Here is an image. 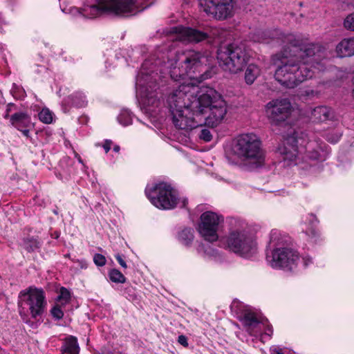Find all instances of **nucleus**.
<instances>
[{
  "label": "nucleus",
  "mask_w": 354,
  "mask_h": 354,
  "mask_svg": "<svg viewBox=\"0 0 354 354\" xmlns=\"http://www.w3.org/2000/svg\"><path fill=\"white\" fill-rule=\"evenodd\" d=\"M281 40L290 46L274 55L272 60L277 66L275 79L283 86L295 88L326 68L327 51L322 46L308 44L299 46L292 35H282Z\"/></svg>",
  "instance_id": "f257e3e1"
},
{
  "label": "nucleus",
  "mask_w": 354,
  "mask_h": 354,
  "mask_svg": "<svg viewBox=\"0 0 354 354\" xmlns=\"http://www.w3.org/2000/svg\"><path fill=\"white\" fill-rule=\"evenodd\" d=\"M198 86L192 84H182L167 97V103L174 126L182 130H192L198 127L194 118V109L192 104L198 100Z\"/></svg>",
  "instance_id": "f03ea898"
},
{
  "label": "nucleus",
  "mask_w": 354,
  "mask_h": 354,
  "mask_svg": "<svg viewBox=\"0 0 354 354\" xmlns=\"http://www.w3.org/2000/svg\"><path fill=\"white\" fill-rule=\"evenodd\" d=\"M194 109V118L198 122L210 127L218 126L224 119L227 113V105L218 93L213 88L201 90L198 100L192 104Z\"/></svg>",
  "instance_id": "7ed1b4c3"
},
{
  "label": "nucleus",
  "mask_w": 354,
  "mask_h": 354,
  "mask_svg": "<svg viewBox=\"0 0 354 354\" xmlns=\"http://www.w3.org/2000/svg\"><path fill=\"white\" fill-rule=\"evenodd\" d=\"M232 151L252 168H258L264 164L265 153L260 139L254 133H243L237 136L234 141Z\"/></svg>",
  "instance_id": "20e7f679"
},
{
  "label": "nucleus",
  "mask_w": 354,
  "mask_h": 354,
  "mask_svg": "<svg viewBox=\"0 0 354 354\" xmlns=\"http://www.w3.org/2000/svg\"><path fill=\"white\" fill-rule=\"evenodd\" d=\"M207 60L205 56L201 53L187 50L177 52L171 58H168L165 63L166 68L169 69L171 79L175 81L185 79L186 75H189L193 69Z\"/></svg>",
  "instance_id": "39448f33"
},
{
  "label": "nucleus",
  "mask_w": 354,
  "mask_h": 354,
  "mask_svg": "<svg viewBox=\"0 0 354 354\" xmlns=\"http://www.w3.org/2000/svg\"><path fill=\"white\" fill-rule=\"evenodd\" d=\"M217 59L224 71L237 73L246 66L250 55L243 43L236 41L220 46L217 50Z\"/></svg>",
  "instance_id": "423d86ee"
},
{
  "label": "nucleus",
  "mask_w": 354,
  "mask_h": 354,
  "mask_svg": "<svg viewBox=\"0 0 354 354\" xmlns=\"http://www.w3.org/2000/svg\"><path fill=\"white\" fill-rule=\"evenodd\" d=\"M98 5H86L82 14L87 18H94L103 12L120 16H129L138 12L139 0H95Z\"/></svg>",
  "instance_id": "0eeeda50"
},
{
  "label": "nucleus",
  "mask_w": 354,
  "mask_h": 354,
  "mask_svg": "<svg viewBox=\"0 0 354 354\" xmlns=\"http://www.w3.org/2000/svg\"><path fill=\"white\" fill-rule=\"evenodd\" d=\"M145 194L151 203L160 209H171L179 205L185 207L187 199L180 200L176 190L165 183L156 184L154 186L145 189Z\"/></svg>",
  "instance_id": "6e6552de"
},
{
  "label": "nucleus",
  "mask_w": 354,
  "mask_h": 354,
  "mask_svg": "<svg viewBox=\"0 0 354 354\" xmlns=\"http://www.w3.org/2000/svg\"><path fill=\"white\" fill-rule=\"evenodd\" d=\"M227 248L245 258H249L257 252V243L254 236L246 230L245 224L239 223L226 239Z\"/></svg>",
  "instance_id": "1a4fd4ad"
},
{
  "label": "nucleus",
  "mask_w": 354,
  "mask_h": 354,
  "mask_svg": "<svg viewBox=\"0 0 354 354\" xmlns=\"http://www.w3.org/2000/svg\"><path fill=\"white\" fill-rule=\"evenodd\" d=\"M20 297L21 306H27L32 318L37 319L43 315L47 303L42 289L30 287L20 292Z\"/></svg>",
  "instance_id": "9d476101"
},
{
  "label": "nucleus",
  "mask_w": 354,
  "mask_h": 354,
  "mask_svg": "<svg viewBox=\"0 0 354 354\" xmlns=\"http://www.w3.org/2000/svg\"><path fill=\"white\" fill-rule=\"evenodd\" d=\"M266 259L271 267L292 270L296 268L299 257L297 252L288 248H279L267 254Z\"/></svg>",
  "instance_id": "9b49d317"
},
{
  "label": "nucleus",
  "mask_w": 354,
  "mask_h": 354,
  "mask_svg": "<svg viewBox=\"0 0 354 354\" xmlns=\"http://www.w3.org/2000/svg\"><path fill=\"white\" fill-rule=\"evenodd\" d=\"M223 217L218 214L207 211L201 216V222L198 225L200 234L209 242L218 240V230L220 224L223 223Z\"/></svg>",
  "instance_id": "f8f14e48"
},
{
  "label": "nucleus",
  "mask_w": 354,
  "mask_h": 354,
  "mask_svg": "<svg viewBox=\"0 0 354 354\" xmlns=\"http://www.w3.org/2000/svg\"><path fill=\"white\" fill-rule=\"evenodd\" d=\"M201 7L207 15L223 20L232 15L234 0H198Z\"/></svg>",
  "instance_id": "ddd939ff"
},
{
  "label": "nucleus",
  "mask_w": 354,
  "mask_h": 354,
  "mask_svg": "<svg viewBox=\"0 0 354 354\" xmlns=\"http://www.w3.org/2000/svg\"><path fill=\"white\" fill-rule=\"evenodd\" d=\"M156 83L153 77L147 73H141L136 79V88L142 97H145L148 105L158 106L160 104L154 92L156 91Z\"/></svg>",
  "instance_id": "4468645a"
},
{
  "label": "nucleus",
  "mask_w": 354,
  "mask_h": 354,
  "mask_svg": "<svg viewBox=\"0 0 354 354\" xmlns=\"http://www.w3.org/2000/svg\"><path fill=\"white\" fill-rule=\"evenodd\" d=\"M266 112L269 118L272 121L283 122L290 114L291 104L288 99L274 100L267 104Z\"/></svg>",
  "instance_id": "2eb2a0df"
},
{
  "label": "nucleus",
  "mask_w": 354,
  "mask_h": 354,
  "mask_svg": "<svg viewBox=\"0 0 354 354\" xmlns=\"http://www.w3.org/2000/svg\"><path fill=\"white\" fill-rule=\"evenodd\" d=\"M178 34L176 39L185 43H198L207 39H215L218 30L212 29L210 32L199 30L189 27L178 28Z\"/></svg>",
  "instance_id": "dca6fc26"
},
{
  "label": "nucleus",
  "mask_w": 354,
  "mask_h": 354,
  "mask_svg": "<svg viewBox=\"0 0 354 354\" xmlns=\"http://www.w3.org/2000/svg\"><path fill=\"white\" fill-rule=\"evenodd\" d=\"M330 150L327 145L319 140H310L305 147V157L313 161H324Z\"/></svg>",
  "instance_id": "f3484780"
},
{
  "label": "nucleus",
  "mask_w": 354,
  "mask_h": 354,
  "mask_svg": "<svg viewBox=\"0 0 354 354\" xmlns=\"http://www.w3.org/2000/svg\"><path fill=\"white\" fill-rule=\"evenodd\" d=\"M283 166H291L298 164V149L295 145H283L279 148Z\"/></svg>",
  "instance_id": "a211bd4d"
},
{
  "label": "nucleus",
  "mask_w": 354,
  "mask_h": 354,
  "mask_svg": "<svg viewBox=\"0 0 354 354\" xmlns=\"http://www.w3.org/2000/svg\"><path fill=\"white\" fill-rule=\"evenodd\" d=\"M312 119L314 122H324L327 120H332L335 118L333 110L326 106L315 107L311 113Z\"/></svg>",
  "instance_id": "6ab92c4d"
},
{
  "label": "nucleus",
  "mask_w": 354,
  "mask_h": 354,
  "mask_svg": "<svg viewBox=\"0 0 354 354\" xmlns=\"http://www.w3.org/2000/svg\"><path fill=\"white\" fill-rule=\"evenodd\" d=\"M336 53L339 57L354 55V37L345 38L336 46Z\"/></svg>",
  "instance_id": "aec40b11"
},
{
  "label": "nucleus",
  "mask_w": 354,
  "mask_h": 354,
  "mask_svg": "<svg viewBox=\"0 0 354 354\" xmlns=\"http://www.w3.org/2000/svg\"><path fill=\"white\" fill-rule=\"evenodd\" d=\"M10 122L17 130H22V128H27L30 124V118L24 112H19L10 117Z\"/></svg>",
  "instance_id": "412c9836"
},
{
  "label": "nucleus",
  "mask_w": 354,
  "mask_h": 354,
  "mask_svg": "<svg viewBox=\"0 0 354 354\" xmlns=\"http://www.w3.org/2000/svg\"><path fill=\"white\" fill-rule=\"evenodd\" d=\"M62 354H79L80 347L74 336H68L64 340L61 349Z\"/></svg>",
  "instance_id": "4be33fe9"
},
{
  "label": "nucleus",
  "mask_w": 354,
  "mask_h": 354,
  "mask_svg": "<svg viewBox=\"0 0 354 354\" xmlns=\"http://www.w3.org/2000/svg\"><path fill=\"white\" fill-rule=\"evenodd\" d=\"M242 322L246 327L247 331L251 335H253V330L259 326V322L258 321L255 314L251 311L246 310L242 318Z\"/></svg>",
  "instance_id": "5701e85b"
},
{
  "label": "nucleus",
  "mask_w": 354,
  "mask_h": 354,
  "mask_svg": "<svg viewBox=\"0 0 354 354\" xmlns=\"http://www.w3.org/2000/svg\"><path fill=\"white\" fill-rule=\"evenodd\" d=\"M288 241V237L282 234L278 230H272L270 232V244L272 247L283 245Z\"/></svg>",
  "instance_id": "b1692460"
},
{
  "label": "nucleus",
  "mask_w": 354,
  "mask_h": 354,
  "mask_svg": "<svg viewBox=\"0 0 354 354\" xmlns=\"http://www.w3.org/2000/svg\"><path fill=\"white\" fill-rule=\"evenodd\" d=\"M260 70L257 65L250 64L245 73V80L248 84H252L259 75Z\"/></svg>",
  "instance_id": "393cba45"
},
{
  "label": "nucleus",
  "mask_w": 354,
  "mask_h": 354,
  "mask_svg": "<svg viewBox=\"0 0 354 354\" xmlns=\"http://www.w3.org/2000/svg\"><path fill=\"white\" fill-rule=\"evenodd\" d=\"M68 100L71 102L72 105L77 107H83L87 104L85 95L79 91L69 95Z\"/></svg>",
  "instance_id": "a878e982"
},
{
  "label": "nucleus",
  "mask_w": 354,
  "mask_h": 354,
  "mask_svg": "<svg viewBox=\"0 0 354 354\" xmlns=\"http://www.w3.org/2000/svg\"><path fill=\"white\" fill-rule=\"evenodd\" d=\"M193 239V230L190 228H185L178 234V240L185 245H189Z\"/></svg>",
  "instance_id": "bb28decb"
},
{
  "label": "nucleus",
  "mask_w": 354,
  "mask_h": 354,
  "mask_svg": "<svg viewBox=\"0 0 354 354\" xmlns=\"http://www.w3.org/2000/svg\"><path fill=\"white\" fill-rule=\"evenodd\" d=\"M110 280L114 283H124L126 281V277L117 269H112L109 272Z\"/></svg>",
  "instance_id": "cd10ccee"
},
{
  "label": "nucleus",
  "mask_w": 354,
  "mask_h": 354,
  "mask_svg": "<svg viewBox=\"0 0 354 354\" xmlns=\"http://www.w3.org/2000/svg\"><path fill=\"white\" fill-rule=\"evenodd\" d=\"M22 245L28 252H33L39 248V242L34 238L24 239Z\"/></svg>",
  "instance_id": "c85d7f7f"
},
{
  "label": "nucleus",
  "mask_w": 354,
  "mask_h": 354,
  "mask_svg": "<svg viewBox=\"0 0 354 354\" xmlns=\"http://www.w3.org/2000/svg\"><path fill=\"white\" fill-rule=\"evenodd\" d=\"M10 93L12 95V96L16 99H21L26 95V91L24 89V88L19 85H17L15 83L12 84Z\"/></svg>",
  "instance_id": "c756f323"
},
{
  "label": "nucleus",
  "mask_w": 354,
  "mask_h": 354,
  "mask_svg": "<svg viewBox=\"0 0 354 354\" xmlns=\"http://www.w3.org/2000/svg\"><path fill=\"white\" fill-rule=\"evenodd\" d=\"M70 299L71 295L69 291L66 288L62 287L60 289V293L57 299L58 304H60L61 305H66L69 302Z\"/></svg>",
  "instance_id": "7c9ffc66"
},
{
  "label": "nucleus",
  "mask_w": 354,
  "mask_h": 354,
  "mask_svg": "<svg viewBox=\"0 0 354 354\" xmlns=\"http://www.w3.org/2000/svg\"><path fill=\"white\" fill-rule=\"evenodd\" d=\"M39 118L44 123L50 124L53 122V113L49 109H43L39 113Z\"/></svg>",
  "instance_id": "2f4dec72"
},
{
  "label": "nucleus",
  "mask_w": 354,
  "mask_h": 354,
  "mask_svg": "<svg viewBox=\"0 0 354 354\" xmlns=\"http://www.w3.org/2000/svg\"><path fill=\"white\" fill-rule=\"evenodd\" d=\"M64 305H61L60 304H57L51 309L50 313L55 319L59 320L63 317L64 313L62 308L64 307Z\"/></svg>",
  "instance_id": "473e14b6"
},
{
  "label": "nucleus",
  "mask_w": 354,
  "mask_h": 354,
  "mask_svg": "<svg viewBox=\"0 0 354 354\" xmlns=\"http://www.w3.org/2000/svg\"><path fill=\"white\" fill-rule=\"evenodd\" d=\"M118 120L121 124L128 126L131 124L132 119L130 113L124 111L118 115Z\"/></svg>",
  "instance_id": "72a5a7b5"
},
{
  "label": "nucleus",
  "mask_w": 354,
  "mask_h": 354,
  "mask_svg": "<svg viewBox=\"0 0 354 354\" xmlns=\"http://www.w3.org/2000/svg\"><path fill=\"white\" fill-rule=\"evenodd\" d=\"M344 26L347 30L354 31V12L345 18Z\"/></svg>",
  "instance_id": "f704fd0d"
},
{
  "label": "nucleus",
  "mask_w": 354,
  "mask_h": 354,
  "mask_svg": "<svg viewBox=\"0 0 354 354\" xmlns=\"http://www.w3.org/2000/svg\"><path fill=\"white\" fill-rule=\"evenodd\" d=\"M93 261L97 266H103L106 264V260L104 256L101 254H95L93 257Z\"/></svg>",
  "instance_id": "c9c22d12"
},
{
  "label": "nucleus",
  "mask_w": 354,
  "mask_h": 354,
  "mask_svg": "<svg viewBox=\"0 0 354 354\" xmlns=\"http://www.w3.org/2000/svg\"><path fill=\"white\" fill-rule=\"evenodd\" d=\"M204 252L206 254V256L209 257H213L214 259L220 257L218 252L216 249L212 248L210 246L207 247Z\"/></svg>",
  "instance_id": "e433bc0d"
},
{
  "label": "nucleus",
  "mask_w": 354,
  "mask_h": 354,
  "mask_svg": "<svg viewBox=\"0 0 354 354\" xmlns=\"http://www.w3.org/2000/svg\"><path fill=\"white\" fill-rule=\"evenodd\" d=\"M199 138L205 142H209L212 138V136L208 129H204L201 130Z\"/></svg>",
  "instance_id": "4c0bfd02"
},
{
  "label": "nucleus",
  "mask_w": 354,
  "mask_h": 354,
  "mask_svg": "<svg viewBox=\"0 0 354 354\" xmlns=\"http://www.w3.org/2000/svg\"><path fill=\"white\" fill-rule=\"evenodd\" d=\"M15 109H16L15 104H14L13 103L8 104L7 106H6V113L4 115V118H6V119L9 118V113H10V112H11L12 110H15Z\"/></svg>",
  "instance_id": "58836bf2"
},
{
  "label": "nucleus",
  "mask_w": 354,
  "mask_h": 354,
  "mask_svg": "<svg viewBox=\"0 0 354 354\" xmlns=\"http://www.w3.org/2000/svg\"><path fill=\"white\" fill-rule=\"evenodd\" d=\"M73 261L78 264V266L80 268V269H86L88 267V263L85 259H77Z\"/></svg>",
  "instance_id": "ea45409f"
},
{
  "label": "nucleus",
  "mask_w": 354,
  "mask_h": 354,
  "mask_svg": "<svg viewBox=\"0 0 354 354\" xmlns=\"http://www.w3.org/2000/svg\"><path fill=\"white\" fill-rule=\"evenodd\" d=\"M178 342L179 344H180L185 347H187L188 346L187 338L185 335H179L178 338Z\"/></svg>",
  "instance_id": "a19ab883"
},
{
  "label": "nucleus",
  "mask_w": 354,
  "mask_h": 354,
  "mask_svg": "<svg viewBox=\"0 0 354 354\" xmlns=\"http://www.w3.org/2000/svg\"><path fill=\"white\" fill-rule=\"evenodd\" d=\"M115 259L116 260L118 261V262L119 263V264L123 268H127V263L126 262L124 261V259H122V256L119 254H117L115 255Z\"/></svg>",
  "instance_id": "79ce46f5"
},
{
  "label": "nucleus",
  "mask_w": 354,
  "mask_h": 354,
  "mask_svg": "<svg viewBox=\"0 0 354 354\" xmlns=\"http://www.w3.org/2000/svg\"><path fill=\"white\" fill-rule=\"evenodd\" d=\"M112 142L111 140H106L103 145V148L106 153H108L111 149Z\"/></svg>",
  "instance_id": "37998d69"
},
{
  "label": "nucleus",
  "mask_w": 354,
  "mask_h": 354,
  "mask_svg": "<svg viewBox=\"0 0 354 354\" xmlns=\"http://www.w3.org/2000/svg\"><path fill=\"white\" fill-rule=\"evenodd\" d=\"M303 261L304 267L308 266L310 263H312V259L310 257H304Z\"/></svg>",
  "instance_id": "c03bdc74"
},
{
  "label": "nucleus",
  "mask_w": 354,
  "mask_h": 354,
  "mask_svg": "<svg viewBox=\"0 0 354 354\" xmlns=\"http://www.w3.org/2000/svg\"><path fill=\"white\" fill-rule=\"evenodd\" d=\"M340 136H336L335 138H330L328 137V140L330 142L335 143L339 140Z\"/></svg>",
  "instance_id": "a18cd8bd"
},
{
  "label": "nucleus",
  "mask_w": 354,
  "mask_h": 354,
  "mask_svg": "<svg viewBox=\"0 0 354 354\" xmlns=\"http://www.w3.org/2000/svg\"><path fill=\"white\" fill-rule=\"evenodd\" d=\"M19 131H21L23 135L25 136L26 137L29 136V130L27 129L26 128H22V130H19Z\"/></svg>",
  "instance_id": "49530a36"
},
{
  "label": "nucleus",
  "mask_w": 354,
  "mask_h": 354,
  "mask_svg": "<svg viewBox=\"0 0 354 354\" xmlns=\"http://www.w3.org/2000/svg\"><path fill=\"white\" fill-rule=\"evenodd\" d=\"M272 351L275 354H283L281 348H275Z\"/></svg>",
  "instance_id": "de8ad7c7"
},
{
  "label": "nucleus",
  "mask_w": 354,
  "mask_h": 354,
  "mask_svg": "<svg viewBox=\"0 0 354 354\" xmlns=\"http://www.w3.org/2000/svg\"><path fill=\"white\" fill-rule=\"evenodd\" d=\"M272 328H268V332H266L264 335H268V336H270H270H271V335H272Z\"/></svg>",
  "instance_id": "09e8293b"
},
{
  "label": "nucleus",
  "mask_w": 354,
  "mask_h": 354,
  "mask_svg": "<svg viewBox=\"0 0 354 354\" xmlns=\"http://www.w3.org/2000/svg\"><path fill=\"white\" fill-rule=\"evenodd\" d=\"M113 151H115V152H119V151H120V146L115 145L113 147Z\"/></svg>",
  "instance_id": "8fccbe9b"
},
{
  "label": "nucleus",
  "mask_w": 354,
  "mask_h": 354,
  "mask_svg": "<svg viewBox=\"0 0 354 354\" xmlns=\"http://www.w3.org/2000/svg\"><path fill=\"white\" fill-rule=\"evenodd\" d=\"M263 41H264V42H267V43H268V42H269V41H267L266 39H265Z\"/></svg>",
  "instance_id": "3c124183"
}]
</instances>
